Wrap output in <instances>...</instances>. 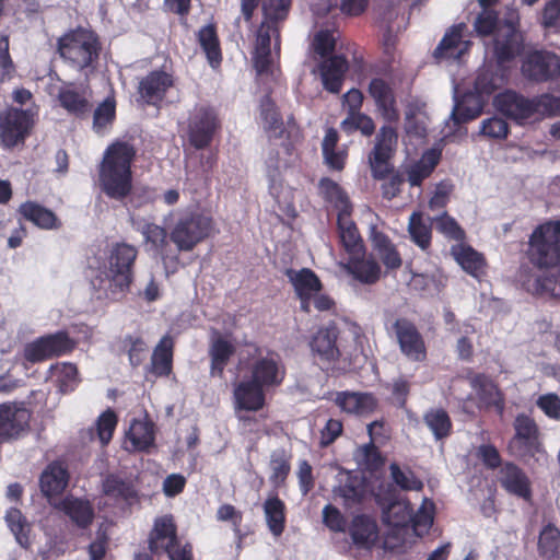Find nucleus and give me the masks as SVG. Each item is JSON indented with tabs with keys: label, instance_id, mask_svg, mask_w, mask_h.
<instances>
[{
	"label": "nucleus",
	"instance_id": "a19ab883",
	"mask_svg": "<svg viewBox=\"0 0 560 560\" xmlns=\"http://www.w3.org/2000/svg\"><path fill=\"white\" fill-rule=\"evenodd\" d=\"M451 254L456 262L469 275L478 278L485 268L483 256L471 246L457 244L452 246Z\"/></svg>",
	"mask_w": 560,
	"mask_h": 560
},
{
	"label": "nucleus",
	"instance_id": "c03bdc74",
	"mask_svg": "<svg viewBox=\"0 0 560 560\" xmlns=\"http://www.w3.org/2000/svg\"><path fill=\"white\" fill-rule=\"evenodd\" d=\"M49 374L56 380L58 389L62 394L73 392L81 382L78 368L71 362H58L50 365Z\"/></svg>",
	"mask_w": 560,
	"mask_h": 560
},
{
	"label": "nucleus",
	"instance_id": "f03ea898",
	"mask_svg": "<svg viewBox=\"0 0 560 560\" xmlns=\"http://www.w3.org/2000/svg\"><path fill=\"white\" fill-rule=\"evenodd\" d=\"M259 109L261 125L270 139L265 158L269 192L278 203H287L291 199V190L283 185L282 172L295 162L298 155L292 143L282 139L283 120L268 95L261 98Z\"/></svg>",
	"mask_w": 560,
	"mask_h": 560
},
{
	"label": "nucleus",
	"instance_id": "5701e85b",
	"mask_svg": "<svg viewBox=\"0 0 560 560\" xmlns=\"http://www.w3.org/2000/svg\"><path fill=\"white\" fill-rule=\"evenodd\" d=\"M348 69V60L342 55H332L323 59L318 65V71L324 89L338 94L341 91Z\"/></svg>",
	"mask_w": 560,
	"mask_h": 560
},
{
	"label": "nucleus",
	"instance_id": "ddd939ff",
	"mask_svg": "<svg viewBox=\"0 0 560 560\" xmlns=\"http://www.w3.org/2000/svg\"><path fill=\"white\" fill-rule=\"evenodd\" d=\"M28 110L9 107L0 115V142L4 148H13L23 142L32 127Z\"/></svg>",
	"mask_w": 560,
	"mask_h": 560
},
{
	"label": "nucleus",
	"instance_id": "473e14b6",
	"mask_svg": "<svg viewBox=\"0 0 560 560\" xmlns=\"http://www.w3.org/2000/svg\"><path fill=\"white\" fill-rule=\"evenodd\" d=\"M154 425L149 420H133L124 441L127 452H143L154 444Z\"/></svg>",
	"mask_w": 560,
	"mask_h": 560
},
{
	"label": "nucleus",
	"instance_id": "2f4dec72",
	"mask_svg": "<svg viewBox=\"0 0 560 560\" xmlns=\"http://www.w3.org/2000/svg\"><path fill=\"white\" fill-rule=\"evenodd\" d=\"M464 28V24H458L454 25L445 33L434 50V57L436 59L459 60L462 58L469 48V42L463 39Z\"/></svg>",
	"mask_w": 560,
	"mask_h": 560
},
{
	"label": "nucleus",
	"instance_id": "3c124183",
	"mask_svg": "<svg viewBox=\"0 0 560 560\" xmlns=\"http://www.w3.org/2000/svg\"><path fill=\"white\" fill-rule=\"evenodd\" d=\"M233 352V346L222 338H218L212 342L209 351L211 358L210 374L212 376H222Z\"/></svg>",
	"mask_w": 560,
	"mask_h": 560
},
{
	"label": "nucleus",
	"instance_id": "603ef678",
	"mask_svg": "<svg viewBox=\"0 0 560 560\" xmlns=\"http://www.w3.org/2000/svg\"><path fill=\"white\" fill-rule=\"evenodd\" d=\"M116 116V102L114 97H106L95 108L93 114V130L98 135H105Z\"/></svg>",
	"mask_w": 560,
	"mask_h": 560
},
{
	"label": "nucleus",
	"instance_id": "6e6d98bb",
	"mask_svg": "<svg viewBox=\"0 0 560 560\" xmlns=\"http://www.w3.org/2000/svg\"><path fill=\"white\" fill-rule=\"evenodd\" d=\"M289 455L283 448L275 450L270 455V469L271 475L269 477L271 483L279 487L284 483L291 466Z\"/></svg>",
	"mask_w": 560,
	"mask_h": 560
},
{
	"label": "nucleus",
	"instance_id": "423d86ee",
	"mask_svg": "<svg viewBox=\"0 0 560 560\" xmlns=\"http://www.w3.org/2000/svg\"><path fill=\"white\" fill-rule=\"evenodd\" d=\"M135 156V147L125 141H116L105 150L98 176L100 186L109 198L122 200L130 194Z\"/></svg>",
	"mask_w": 560,
	"mask_h": 560
},
{
	"label": "nucleus",
	"instance_id": "393cba45",
	"mask_svg": "<svg viewBox=\"0 0 560 560\" xmlns=\"http://www.w3.org/2000/svg\"><path fill=\"white\" fill-rule=\"evenodd\" d=\"M265 389L252 378L237 383L233 390L235 411H258L261 409L265 405Z\"/></svg>",
	"mask_w": 560,
	"mask_h": 560
},
{
	"label": "nucleus",
	"instance_id": "39448f33",
	"mask_svg": "<svg viewBox=\"0 0 560 560\" xmlns=\"http://www.w3.org/2000/svg\"><path fill=\"white\" fill-rule=\"evenodd\" d=\"M528 258L540 268L557 267V276H537L527 290L536 294L560 298V221L538 225L528 242Z\"/></svg>",
	"mask_w": 560,
	"mask_h": 560
},
{
	"label": "nucleus",
	"instance_id": "5fc2aeb1",
	"mask_svg": "<svg viewBox=\"0 0 560 560\" xmlns=\"http://www.w3.org/2000/svg\"><path fill=\"white\" fill-rule=\"evenodd\" d=\"M103 492L114 500H128L136 495L131 481H126L118 476H107L103 481Z\"/></svg>",
	"mask_w": 560,
	"mask_h": 560
},
{
	"label": "nucleus",
	"instance_id": "f704fd0d",
	"mask_svg": "<svg viewBox=\"0 0 560 560\" xmlns=\"http://www.w3.org/2000/svg\"><path fill=\"white\" fill-rule=\"evenodd\" d=\"M470 385L476 390L482 406L493 407L502 416L504 412V398L497 385L485 374L470 377Z\"/></svg>",
	"mask_w": 560,
	"mask_h": 560
},
{
	"label": "nucleus",
	"instance_id": "0eeeda50",
	"mask_svg": "<svg viewBox=\"0 0 560 560\" xmlns=\"http://www.w3.org/2000/svg\"><path fill=\"white\" fill-rule=\"evenodd\" d=\"M171 226V240L179 250H191L214 230L212 218L196 208L177 209L164 218Z\"/></svg>",
	"mask_w": 560,
	"mask_h": 560
},
{
	"label": "nucleus",
	"instance_id": "2eb2a0df",
	"mask_svg": "<svg viewBox=\"0 0 560 560\" xmlns=\"http://www.w3.org/2000/svg\"><path fill=\"white\" fill-rule=\"evenodd\" d=\"M515 435L510 442V450L520 457L534 455L540 451L538 428L535 421L525 415H518L514 422Z\"/></svg>",
	"mask_w": 560,
	"mask_h": 560
},
{
	"label": "nucleus",
	"instance_id": "412c9836",
	"mask_svg": "<svg viewBox=\"0 0 560 560\" xmlns=\"http://www.w3.org/2000/svg\"><path fill=\"white\" fill-rule=\"evenodd\" d=\"M174 85V77L165 70H154L139 82V95L149 105H159L168 89Z\"/></svg>",
	"mask_w": 560,
	"mask_h": 560
},
{
	"label": "nucleus",
	"instance_id": "052dcab7",
	"mask_svg": "<svg viewBox=\"0 0 560 560\" xmlns=\"http://www.w3.org/2000/svg\"><path fill=\"white\" fill-rule=\"evenodd\" d=\"M339 33L335 30H319L313 38L312 48L322 59L330 57L335 50Z\"/></svg>",
	"mask_w": 560,
	"mask_h": 560
},
{
	"label": "nucleus",
	"instance_id": "c85d7f7f",
	"mask_svg": "<svg viewBox=\"0 0 560 560\" xmlns=\"http://www.w3.org/2000/svg\"><path fill=\"white\" fill-rule=\"evenodd\" d=\"M499 480L502 488L510 494L526 501L530 500L532 489L529 479L516 465L506 463L500 470Z\"/></svg>",
	"mask_w": 560,
	"mask_h": 560
},
{
	"label": "nucleus",
	"instance_id": "0e129e2a",
	"mask_svg": "<svg viewBox=\"0 0 560 560\" xmlns=\"http://www.w3.org/2000/svg\"><path fill=\"white\" fill-rule=\"evenodd\" d=\"M116 425L117 416L113 410L107 409L102 415H100L96 421V433L102 445L109 443Z\"/></svg>",
	"mask_w": 560,
	"mask_h": 560
},
{
	"label": "nucleus",
	"instance_id": "bb28decb",
	"mask_svg": "<svg viewBox=\"0 0 560 560\" xmlns=\"http://www.w3.org/2000/svg\"><path fill=\"white\" fill-rule=\"evenodd\" d=\"M369 94L373 98L381 116L392 122L399 117L393 89L383 79L375 78L369 84Z\"/></svg>",
	"mask_w": 560,
	"mask_h": 560
},
{
	"label": "nucleus",
	"instance_id": "ea45409f",
	"mask_svg": "<svg viewBox=\"0 0 560 560\" xmlns=\"http://www.w3.org/2000/svg\"><path fill=\"white\" fill-rule=\"evenodd\" d=\"M19 213L27 221L44 230H52L59 228V221L56 214L44 206L26 201L19 208Z\"/></svg>",
	"mask_w": 560,
	"mask_h": 560
},
{
	"label": "nucleus",
	"instance_id": "c9c22d12",
	"mask_svg": "<svg viewBox=\"0 0 560 560\" xmlns=\"http://www.w3.org/2000/svg\"><path fill=\"white\" fill-rule=\"evenodd\" d=\"M370 240L373 250L381 259L386 269L395 270L400 268L402 260L400 254L396 249L395 244L383 232L378 231L376 226L370 228Z\"/></svg>",
	"mask_w": 560,
	"mask_h": 560
},
{
	"label": "nucleus",
	"instance_id": "4be33fe9",
	"mask_svg": "<svg viewBox=\"0 0 560 560\" xmlns=\"http://www.w3.org/2000/svg\"><path fill=\"white\" fill-rule=\"evenodd\" d=\"M397 508L402 511V514L394 522V526H405L411 523L415 530L420 534L428 532L433 524L434 506L433 502L428 499H423L417 512L408 501L396 503L392 510L395 511Z\"/></svg>",
	"mask_w": 560,
	"mask_h": 560
},
{
	"label": "nucleus",
	"instance_id": "de8ad7c7",
	"mask_svg": "<svg viewBox=\"0 0 560 560\" xmlns=\"http://www.w3.org/2000/svg\"><path fill=\"white\" fill-rule=\"evenodd\" d=\"M433 219H424L421 212H412L409 217L408 233L415 244L427 249L431 243Z\"/></svg>",
	"mask_w": 560,
	"mask_h": 560
},
{
	"label": "nucleus",
	"instance_id": "58836bf2",
	"mask_svg": "<svg viewBox=\"0 0 560 560\" xmlns=\"http://www.w3.org/2000/svg\"><path fill=\"white\" fill-rule=\"evenodd\" d=\"M440 161V152L435 150L425 151L421 159L406 167L407 182L412 187L421 186L428 178Z\"/></svg>",
	"mask_w": 560,
	"mask_h": 560
},
{
	"label": "nucleus",
	"instance_id": "72a5a7b5",
	"mask_svg": "<svg viewBox=\"0 0 560 560\" xmlns=\"http://www.w3.org/2000/svg\"><path fill=\"white\" fill-rule=\"evenodd\" d=\"M51 505L82 528L89 526L94 518V511L90 502L73 495H67Z\"/></svg>",
	"mask_w": 560,
	"mask_h": 560
},
{
	"label": "nucleus",
	"instance_id": "8fccbe9b",
	"mask_svg": "<svg viewBox=\"0 0 560 560\" xmlns=\"http://www.w3.org/2000/svg\"><path fill=\"white\" fill-rule=\"evenodd\" d=\"M319 189L324 198L334 205L338 213H351L352 206L348 196L337 183L329 178H323L319 182Z\"/></svg>",
	"mask_w": 560,
	"mask_h": 560
},
{
	"label": "nucleus",
	"instance_id": "79ce46f5",
	"mask_svg": "<svg viewBox=\"0 0 560 560\" xmlns=\"http://www.w3.org/2000/svg\"><path fill=\"white\" fill-rule=\"evenodd\" d=\"M336 404L348 413L364 415L371 412L376 400L371 394L366 393H338Z\"/></svg>",
	"mask_w": 560,
	"mask_h": 560
},
{
	"label": "nucleus",
	"instance_id": "a211bd4d",
	"mask_svg": "<svg viewBox=\"0 0 560 560\" xmlns=\"http://www.w3.org/2000/svg\"><path fill=\"white\" fill-rule=\"evenodd\" d=\"M31 412L23 405H0V440L18 439L28 429Z\"/></svg>",
	"mask_w": 560,
	"mask_h": 560
},
{
	"label": "nucleus",
	"instance_id": "09e8293b",
	"mask_svg": "<svg viewBox=\"0 0 560 560\" xmlns=\"http://www.w3.org/2000/svg\"><path fill=\"white\" fill-rule=\"evenodd\" d=\"M264 513L267 526L275 537L284 530V503L278 497L268 498L264 503Z\"/></svg>",
	"mask_w": 560,
	"mask_h": 560
},
{
	"label": "nucleus",
	"instance_id": "f3484780",
	"mask_svg": "<svg viewBox=\"0 0 560 560\" xmlns=\"http://www.w3.org/2000/svg\"><path fill=\"white\" fill-rule=\"evenodd\" d=\"M493 104L500 113L517 122H523L535 116L534 97L528 98L511 90L498 94Z\"/></svg>",
	"mask_w": 560,
	"mask_h": 560
},
{
	"label": "nucleus",
	"instance_id": "13d9d810",
	"mask_svg": "<svg viewBox=\"0 0 560 560\" xmlns=\"http://www.w3.org/2000/svg\"><path fill=\"white\" fill-rule=\"evenodd\" d=\"M42 338L50 359L69 353L75 347V342L66 331H57L55 334L43 336Z\"/></svg>",
	"mask_w": 560,
	"mask_h": 560
},
{
	"label": "nucleus",
	"instance_id": "a878e982",
	"mask_svg": "<svg viewBox=\"0 0 560 560\" xmlns=\"http://www.w3.org/2000/svg\"><path fill=\"white\" fill-rule=\"evenodd\" d=\"M338 335L339 330L335 324L319 328L310 342L313 354L327 363L338 360L340 355V351L336 346Z\"/></svg>",
	"mask_w": 560,
	"mask_h": 560
},
{
	"label": "nucleus",
	"instance_id": "49530a36",
	"mask_svg": "<svg viewBox=\"0 0 560 560\" xmlns=\"http://www.w3.org/2000/svg\"><path fill=\"white\" fill-rule=\"evenodd\" d=\"M538 553L547 560H553L560 556V529L548 523L545 525L538 537Z\"/></svg>",
	"mask_w": 560,
	"mask_h": 560
},
{
	"label": "nucleus",
	"instance_id": "9d476101",
	"mask_svg": "<svg viewBox=\"0 0 560 560\" xmlns=\"http://www.w3.org/2000/svg\"><path fill=\"white\" fill-rule=\"evenodd\" d=\"M254 351L249 365L250 378L266 389L280 386L285 377V366L280 355L257 348Z\"/></svg>",
	"mask_w": 560,
	"mask_h": 560
},
{
	"label": "nucleus",
	"instance_id": "bf43d9fd",
	"mask_svg": "<svg viewBox=\"0 0 560 560\" xmlns=\"http://www.w3.org/2000/svg\"><path fill=\"white\" fill-rule=\"evenodd\" d=\"M5 522L19 545L26 547L28 544L30 525L21 511L14 508L10 509L5 514Z\"/></svg>",
	"mask_w": 560,
	"mask_h": 560
},
{
	"label": "nucleus",
	"instance_id": "69168bd1",
	"mask_svg": "<svg viewBox=\"0 0 560 560\" xmlns=\"http://www.w3.org/2000/svg\"><path fill=\"white\" fill-rule=\"evenodd\" d=\"M436 231L442 233L448 238L462 241L465 237L464 230L457 224L455 219L450 217L446 212L433 219Z\"/></svg>",
	"mask_w": 560,
	"mask_h": 560
},
{
	"label": "nucleus",
	"instance_id": "20e7f679",
	"mask_svg": "<svg viewBox=\"0 0 560 560\" xmlns=\"http://www.w3.org/2000/svg\"><path fill=\"white\" fill-rule=\"evenodd\" d=\"M138 250L127 243H117L106 260L91 267V287L98 300L118 301L126 295L133 279L132 267Z\"/></svg>",
	"mask_w": 560,
	"mask_h": 560
},
{
	"label": "nucleus",
	"instance_id": "9b49d317",
	"mask_svg": "<svg viewBox=\"0 0 560 560\" xmlns=\"http://www.w3.org/2000/svg\"><path fill=\"white\" fill-rule=\"evenodd\" d=\"M219 127L217 113L213 108L198 104L189 113L187 136L189 143L200 150L207 148Z\"/></svg>",
	"mask_w": 560,
	"mask_h": 560
},
{
	"label": "nucleus",
	"instance_id": "6ab92c4d",
	"mask_svg": "<svg viewBox=\"0 0 560 560\" xmlns=\"http://www.w3.org/2000/svg\"><path fill=\"white\" fill-rule=\"evenodd\" d=\"M494 91L495 90L486 92L481 89H478L476 80L475 92H467L459 100L457 88L454 86V106L450 116L454 125H459L460 122H466L478 117L483 108V100L481 95H489Z\"/></svg>",
	"mask_w": 560,
	"mask_h": 560
},
{
	"label": "nucleus",
	"instance_id": "37998d69",
	"mask_svg": "<svg viewBox=\"0 0 560 560\" xmlns=\"http://www.w3.org/2000/svg\"><path fill=\"white\" fill-rule=\"evenodd\" d=\"M173 338L168 335L162 337L151 357V372L156 376H167L172 372Z\"/></svg>",
	"mask_w": 560,
	"mask_h": 560
},
{
	"label": "nucleus",
	"instance_id": "338daca9",
	"mask_svg": "<svg viewBox=\"0 0 560 560\" xmlns=\"http://www.w3.org/2000/svg\"><path fill=\"white\" fill-rule=\"evenodd\" d=\"M535 115H557L560 114V97L550 94H542L534 97Z\"/></svg>",
	"mask_w": 560,
	"mask_h": 560
},
{
	"label": "nucleus",
	"instance_id": "cd10ccee",
	"mask_svg": "<svg viewBox=\"0 0 560 560\" xmlns=\"http://www.w3.org/2000/svg\"><path fill=\"white\" fill-rule=\"evenodd\" d=\"M68 481L69 474L61 463H51L43 470L39 486L50 504L59 501L56 497L63 492Z\"/></svg>",
	"mask_w": 560,
	"mask_h": 560
},
{
	"label": "nucleus",
	"instance_id": "1a4fd4ad",
	"mask_svg": "<svg viewBox=\"0 0 560 560\" xmlns=\"http://www.w3.org/2000/svg\"><path fill=\"white\" fill-rule=\"evenodd\" d=\"M149 548L152 553L166 552L171 560H191V547L179 546L176 537V526L171 515L158 517L149 537Z\"/></svg>",
	"mask_w": 560,
	"mask_h": 560
},
{
	"label": "nucleus",
	"instance_id": "4468645a",
	"mask_svg": "<svg viewBox=\"0 0 560 560\" xmlns=\"http://www.w3.org/2000/svg\"><path fill=\"white\" fill-rule=\"evenodd\" d=\"M522 73L529 80L547 81L560 74V58L544 50L532 51L523 59Z\"/></svg>",
	"mask_w": 560,
	"mask_h": 560
},
{
	"label": "nucleus",
	"instance_id": "7c9ffc66",
	"mask_svg": "<svg viewBox=\"0 0 560 560\" xmlns=\"http://www.w3.org/2000/svg\"><path fill=\"white\" fill-rule=\"evenodd\" d=\"M340 267L355 280L364 284H373L381 277V267L372 257L362 255H349L347 262H340Z\"/></svg>",
	"mask_w": 560,
	"mask_h": 560
},
{
	"label": "nucleus",
	"instance_id": "7ed1b4c3",
	"mask_svg": "<svg viewBox=\"0 0 560 560\" xmlns=\"http://www.w3.org/2000/svg\"><path fill=\"white\" fill-rule=\"evenodd\" d=\"M258 3L261 4L264 21L257 32L253 56L254 67L258 74L272 75L280 50L278 22L287 18L291 0H242V12L245 20L252 19Z\"/></svg>",
	"mask_w": 560,
	"mask_h": 560
},
{
	"label": "nucleus",
	"instance_id": "aec40b11",
	"mask_svg": "<svg viewBox=\"0 0 560 560\" xmlns=\"http://www.w3.org/2000/svg\"><path fill=\"white\" fill-rule=\"evenodd\" d=\"M130 224L135 231L142 235L147 252L156 256L163 254L167 245V232L164 226L138 214L130 215Z\"/></svg>",
	"mask_w": 560,
	"mask_h": 560
},
{
	"label": "nucleus",
	"instance_id": "6e6552de",
	"mask_svg": "<svg viewBox=\"0 0 560 560\" xmlns=\"http://www.w3.org/2000/svg\"><path fill=\"white\" fill-rule=\"evenodd\" d=\"M96 35L88 30L78 28L62 36L58 42L60 56L77 69H84L98 56Z\"/></svg>",
	"mask_w": 560,
	"mask_h": 560
},
{
	"label": "nucleus",
	"instance_id": "774afa93",
	"mask_svg": "<svg viewBox=\"0 0 560 560\" xmlns=\"http://www.w3.org/2000/svg\"><path fill=\"white\" fill-rule=\"evenodd\" d=\"M536 405L550 419L560 420V398L553 393L538 397Z\"/></svg>",
	"mask_w": 560,
	"mask_h": 560
},
{
	"label": "nucleus",
	"instance_id": "e2e57ef3",
	"mask_svg": "<svg viewBox=\"0 0 560 560\" xmlns=\"http://www.w3.org/2000/svg\"><path fill=\"white\" fill-rule=\"evenodd\" d=\"M340 128L347 133L360 130L362 135L371 136L375 130V125L369 116L360 112H350L347 118L341 121Z\"/></svg>",
	"mask_w": 560,
	"mask_h": 560
},
{
	"label": "nucleus",
	"instance_id": "864d4df0",
	"mask_svg": "<svg viewBox=\"0 0 560 560\" xmlns=\"http://www.w3.org/2000/svg\"><path fill=\"white\" fill-rule=\"evenodd\" d=\"M423 420L436 440L446 438L451 432V419L447 412L441 408L427 411Z\"/></svg>",
	"mask_w": 560,
	"mask_h": 560
},
{
	"label": "nucleus",
	"instance_id": "a18cd8bd",
	"mask_svg": "<svg viewBox=\"0 0 560 560\" xmlns=\"http://www.w3.org/2000/svg\"><path fill=\"white\" fill-rule=\"evenodd\" d=\"M428 116L424 104L412 101L408 103L405 113V130L408 135L423 138L427 133Z\"/></svg>",
	"mask_w": 560,
	"mask_h": 560
},
{
	"label": "nucleus",
	"instance_id": "c756f323",
	"mask_svg": "<svg viewBox=\"0 0 560 560\" xmlns=\"http://www.w3.org/2000/svg\"><path fill=\"white\" fill-rule=\"evenodd\" d=\"M287 276L293 284L298 296L301 300L302 310L308 312V301L320 291L322 284L318 277L307 268L301 270L288 269Z\"/></svg>",
	"mask_w": 560,
	"mask_h": 560
},
{
	"label": "nucleus",
	"instance_id": "f8f14e48",
	"mask_svg": "<svg viewBox=\"0 0 560 560\" xmlns=\"http://www.w3.org/2000/svg\"><path fill=\"white\" fill-rule=\"evenodd\" d=\"M397 143V133L390 126H383L375 138V144L369 154V164L373 178L384 179L392 171L389 162Z\"/></svg>",
	"mask_w": 560,
	"mask_h": 560
},
{
	"label": "nucleus",
	"instance_id": "dca6fc26",
	"mask_svg": "<svg viewBox=\"0 0 560 560\" xmlns=\"http://www.w3.org/2000/svg\"><path fill=\"white\" fill-rule=\"evenodd\" d=\"M393 327L401 353L411 361H423L427 357V348L417 327L405 318L396 319Z\"/></svg>",
	"mask_w": 560,
	"mask_h": 560
},
{
	"label": "nucleus",
	"instance_id": "4d7b16f0",
	"mask_svg": "<svg viewBox=\"0 0 560 560\" xmlns=\"http://www.w3.org/2000/svg\"><path fill=\"white\" fill-rule=\"evenodd\" d=\"M198 39L211 67H218L221 61V52L214 28L210 25L203 26L198 33Z\"/></svg>",
	"mask_w": 560,
	"mask_h": 560
},
{
	"label": "nucleus",
	"instance_id": "680f3d73",
	"mask_svg": "<svg viewBox=\"0 0 560 560\" xmlns=\"http://www.w3.org/2000/svg\"><path fill=\"white\" fill-rule=\"evenodd\" d=\"M390 477L393 481L402 490L406 491H420L423 488V482L416 477L413 471L409 468L401 469L398 464L392 463L389 465Z\"/></svg>",
	"mask_w": 560,
	"mask_h": 560
},
{
	"label": "nucleus",
	"instance_id": "4c0bfd02",
	"mask_svg": "<svg viewBox=\"0 0 560 560\" xmlns=\"http://www.w3.org/2000/svg\"><path fill=\"white\" fill-rule=\"evenodd\" d=\"M61 106L69 113L78 117L85 116L91 112L90 96L85 90H79L74 86H66L60 90L58 95Z\"/></svg>",
	"mask_w": 560,
	"mask_h": 560
},
{
	"label": "nucleus",
	"instance_id": "b1692460",
	"mask_svg": "<svg viewBox=\"0 0 560 560\" xmlns=\"http://www.w3.org/2000/svg\"><path fill=\"white\" fill-rule=\"evenodd\" d=\"M348 533L358 549L372 550L378 541L380 532L376 521L364 514L353 516L348 526Z\"/></svg>",
	"mask_w": 560,
	"mask_h": 560
},
{
	"label": "nucleus",
	"instance_id": "e433bc0d",
	"mask_svg": "<svg viewBox=\"0 0 560 560\" xmlns=\"http://www.w3.org/2000/svg\"><path fill=\"white\" fill-rule=\"evenodd\" d=\"M351 213H338L337 225L340 243L349 255H362L364 245Z\"/></svg>",
	"mask_w": 560,
	"mask_h": 560
},
{
	"label": "nucleus",
	"instance_id": "f257e3e1",
	"mask_svg": "<svg viewBox=\"0 0 560 560\" xmlns=\"http://www.w3.org/2000/svg\"><path fill=\"white\" fill-rule=\"evenodd\" d=\"M493 0H479L483 10L477 16L474 26L479 35H492L485 43L497 61V71L485 70L477 77V86L486 92L498 90L508 83L509 63L518 56L523 48L522 34L517 31L518 14L512 10L504 22H500L494 11L487 7Z\"/></svg>",
	"mask_w": 560,
	"mask_h": 560
}]
</instances>
